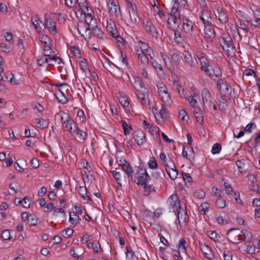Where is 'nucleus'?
<instances>
[{"label":"nucleus","mask_w":260,"mask_h":260,"mask_svg":"<svg viewBox=\"0 0 260 260\" xmlns=\"http://www.w3.org/2000/svg\"><path fill=\"white\" fill-rule=\"evenodd\" d=\"M135 51L139 60L143 65L148 64L149 58L152 59L153 50L144 42L140 41L138 45L135 47Z\"/></svg>","instance_id":"nucleus-1"},{"label":"nucleus","mask_w":260,"mask_h":260,"mask_svg":"<svg viewBox=\"0 0 260 260\" xmlns=\"http://www.w3.org/2000/svg\"><path fill=\"white\" fill-rule=\"evenodd\" d=\"M223 50L227 52L228 56H233L236 51L233 44L232 38L229 35H224L222 37V43L220 44Z\"/></svg>","instance_id":"nucleus-2"},{"label":"nucleus","mask_w":260,"mask_h":260,"mask_svg":"<svg viewBox=\"0 0 260 260\" xmlns=\"http://www.w3.org/2000/svg\"><path fill=\"white\" fill-rule=\"evenodd\" d=\"M182 22V27L184 32L190 37H192L195 35L196 27L194 23L185 16H182L179 18Z\"/></svg>","instance_id":"nucleus-3"},{"label":"nucleus","mask_w":260,"mask_h":260,"mask_svg":"<svg viewBox=\"0 0 260 260\" xmlns=\"http://www.w3.org/2000/svg\"><path fill=\"white\" fill-rule=\"evenodd\" d=\"M109 13L113 19L118 18L121 13L118 0H109L107 3Z\"/></svg>","instance_id":"nucleus-4"},{"label":"nucleus","mask_w":260,"mask_h":260,"mask_svg":"<svg viewBox=\"0 0 260 260\" xmlns=\"http://www.w3.org/2000/svg\"><path fill=\"white\" fill-rule=\"evenodd\" d=\"M196 56L200 61L201 70L212 78L213 75L210 73V70L209 69V63L207 55L204 53L199 52H197Z\"/></svg>","instance_id":"nucleus-5"},{"label":"nucleus","mask_w":260,"mask_h":260,"mask_svg":"<svg viewBox=\"0 0 260 260\" xmlns=\"http://www.w3.org/2000/svg\"><path fill=\"white\" fill-rule=\"evenodd\" d=\"M106 29L110 35L112 37L115 38L118 42H122L123 39L120 36L117 31L116 24L114 21V19L110 18L107 20Z\"/></svg>","instance_id":"nucleus-6"},{"label":"nucleus","mask_w":260,"mask_h":260,"mask_svg":"<svg viewBox=\"0 0 260 260\" xmlns=\"http://www.w3.org/2000/svg\"><path fill=\"white\" fill-rule=\"evenodd\" d=\"M215 16L219 21L222 24H225L229 21L228 11L222 6H218L216 8V12H214Z\"/></svg>","instance_id":"nucleus-7"},{"label":"nucleus","mask_w":260,"mask_h":260,"mask_svg":"<svg viewBox=\"0 0 260 260\" xmlns=\"http://www.w3.org/2000/svg\"><path fill=\"white\" fill-rule=\"evenodd\" d=\"M142 24L146 31L155 39H157L159 34L156 27L148 19H144Z\"/></svg>","instance_id":"nucleus-8"},{"label":"nucleus","mask_w":260,"mask_h":260,"mask_svg":"<svg viewBox=\"0 0 260 260\" xmlns=\"http://www.w3.org/2000/svg\"><path fill=\"white\" fill-rule=\"evenodd\" d=\"M137 96L139 98L142 105L144 108L148 107L150 109V99L148 96V91L146 88L141 89L136 93Z\"/></svg>","instance_id":"nucleus-9"},{"label":"nucleus","mask_w":260,"mask_h":260,"mask_svg":"<svg viewBox=\"0 0 260 260\" xmlns=\"http://www.w3.org/2000/svg\"><path fill=\"white\" fill-rule=\"evenodd\" d=\"M52 62H54L59 65L62 63V60L60 57H58L55 55L52 56V57L42 55L38 59V63L40 66H44L45 63H49L50 64H52Z\"/></svg>","instance_id":"nucleus-10"},{"label":"nucleus","mask_w":260,"mask_h":260,"mask_svg":"<svg viewBox=\"0 0 260 260\" xmlns=\"http://www.w3.org/2000/svg\"><path fill=\"white\" fill-rule=\"evenodd\" d=\"M241 231L237 229H231L227 232L228 239L232 243L241 241Z\"/></svg>","instance_id":"nucleus-11"},{"label":"nucleus","mask_w":260,"mask_h":260,"mask_svg":"<svg viewBox=\"0 0 260 260\" xmlns=\"http://www.w3.org/2000/svg\"><path fill=\"white\" fill-rule=\"evenodd\" d=\"M168 202L169 204L170 209L172 210L174 212H176L177 210L181 208L180 200L176 194L171 195L169 198Z\"/></svg>","instance_id":"nucleus-12"},{"label":"nucleus","mask_w":260,"mask_h":260,"mask_svg":"<svg viewBox=\"0 0 260 260\" xmlns=\"http://www.w3.org/2000/svg\"><path fill=\"white\" fill-rule=\"evenodd\" d=\"M205 37L208 42H212L215 38V32L212 22L204 26Z\"/></svg>","instance_id":"nucleus-13"},{"label":"nucleus","mask_w":260,"mask_h":260,"mask_svg":"<svg viewBox=\"0 0 260 260\" xmlns=\"http://www.w3.org/2000/svg\"><path fill=\"white\" fill-rule=\"evenodd\" d=\"M44 19L45 21V27L47 28L48 31L53 35H55L57 33V30L55 22L47 14H45Z\"/></svg>","instance_id":"nucleus-14"},{"label":"nucleus","mask_w":260,"mask_h":260,"mask_svg":"<svg viewBox=\"0 0 260 260\" xmlns=\"http://www.w3.org/2000/svg\"><path fill=\"white\" fill-rule=\"evenodd\" d=\"M166 171L168 175L172 180H175L178 176V170L175 168L174 162L172 159L169 160L168 164H166Z\"/></svg>","instance_id":"nucleus-15"},{"label":"nucleus","mask_w":260,"mask_h":260,"mask_svg":"<svg viewBox=\"0 0 260 260\" xmlns=\"http://www.w3.org/2000/svg\"><path fill=\"white\" fill-rule=\"evenodd\" d=\"M200 248L204 256L209 260H212L215 258L214 254L212 249L205 243H200Z\"/></svg>","instance_id":"nucleus-16"},{"label":"nucleus","mask_w":260,"mask_h":260,"mask_svg":"<svg viewBox=\"0 0 260 260\" xmlns=\"http://www.w3.org/2000/svg\"><path fill=\"white\" fill-rule=\"evenodd\" d=\"M134 138L138 145L140 146L146 142L145 134L141 129H138L134 133Z\"/></svg>","instance_id":"nucleus-17"},{"label":"nucleus","mask_w":260,"mask_h":260,"mask_svg":"<svg viewBox=\"0 0 260 260\" xmlns=\"http://www.w3.org/2000/svg\"><path fill=\"white\" fill-rule=\"evenodd\" d=\"M126 6L131 19L133 18L135 21L137 20V8L135 4L132 0H126Z\"/></svg>","instance_id":"nucleus-18"},{"label":"nucleus","mask_w":260,"mask_h":260,"mask_svg":"<svg viewBox=\"0 0 260 260\" xmlns=\"http://www.w3.org/2000/svg\"><path fill=\"white\" fill-rule=\"evenodd\" d=\"M92 13L90 11H88V13H82L84 15L85 21L88 25L89 29H90V28L95 27L96 24V19L93 18Z\"/></svg>","instance_id":"nucleus-19"},{"label":"nucleus","mask_w":260,"mask_h":260,"mask_svg":"<svg viewBox=\"0 0 260 260\" xmlns=\"http://www.w3.org/2000/svg\"><path fill=\"white\" fill-rule=\"evenodd\" d=\"M202 98L204 104H207L209 107L212 106L211 94L209 90L204 88L202 91Z\"/></svg>","instance_id":"nucleus-20"},{"label":"nucleus","mask_w":260,"mask_h":260,"mask_svg":"<svg viewBox=\"0 0 260 260\" xmlns=\"http://www.w3.org/2000/svg\"><path fill=\"white\" fill-rule=\"evenodd\" d=\"M216 85L218 89L224 93L229 90V86L224 78H220L216 81Z\"/></svg>","instance_id":"nucleus-21"},{"label":"nucleus","mask_w":260,"mask_h":260,"mask_svg":"<svg viewBox=\"0 0 260 260\" xmlns=\"http://www.w3.org/2000/svg\"><path fill=\"white\" fill-rule=\"evenodd\" d=\"M122 170L125 173L127 178L132 179L134 176V171L130 166L128 161H124V164L121 165Z\"/></svg>","instance_id":"nucleus-22"},{"label":"nucleus","mask_w":260,"mask_h":260,"mask_svg":"<svg viewBox=\"0 0 260 260\" xmlns=\"http://www.w3.org/2000/svg\"><path fill=\"white\" fill-rule=\"evenodd\" d=\"M207 234L208 236L215 242L222 243L224 241V237L217 234L215 232L212 231H209L207 232Z\"/></svg>","instance_id":"nucleus-23"},{"label":"nucleus","mask_w":260,"mask_h":260,"mask_svg":"<svg viewBox=\"0 0 260 260\" xmlns=\"http://www.w3.org/2000/svg\"><path fill=\"white\" fill-rule=\"evenodd\" d=\"M77 3L80 8L81 14H82V13H88V11L92 12V10L88 6L86 0H78Z\"/></svg>","instance_id":"nucleus-24"},{"label":"nucleus","mask_w":260,"mask_h":260,"mask_svg":"<svg viewBox=\"0 0 260 260\" xmlns=\"http://www.w3.org/2000/svg\"><path fill=\"white\" fill-rule=\"evenodd\" d=\"M176 212L177 213V217L180 223H185L187 221L188 214L183 208H180Z\"/></svg>","instance_id":"nucleus-25"},{"label":"nucleus","mask_w":260,"mask_h":260,"mask_svg":"<svg viewBox=\"0 0 260 260\" xmlns=\"http://www.w3.org/2000/svg\"><path fill=\"white\" fill-rule=\"evenodd\" d=\"M182 55L185 64L192 68L193 65V59L191 54L188 51H185L182 53Z\"/></svg>","instance_id":"nucleus-26"},{"label":"nucleus","mask_w":260,"mask_h":260,"mask_svg":"<svg viewBox=\"0 0 260 260\" xmlns=\"http://www.w3.org/2000/svg\"><path fill=\"white\" fill-rule=\"evenodd\" d=\"M200 18L203 22L204 26L207 23H210L212 22L210 12L208 11L203 10L200 13Z\"/></svg>","instance_id":"nucleus-27"},{"label":"nucleus","mask_w":260,"mask_h":260,"mask_svg":"<svg viewBox=\"0 0 260 260\" xmlns=\"http://www.w3.org/2000/svg\"><path fill=\"white\" fill-rule=\"evenodd\" d=\"M66 127L68 128L71 134L73 136H75V132L78 128L77 124L74 122V120L71 117L68 120L66 124Z\"/></svg>","instance_id":"nucleus-28"},{"label":"nucleus","mask_w":260,"mask_h":260,"mask_svg":"<svg viewBox=\"0 0 260 260\" xmlns=\"http://www.w3.org/2000/svg\"><path fill=\"white\" fill-rule=\"evenodd\" d=\"M33 122L36 124V126L42 129H45L48 127L49 125V121L43 119H39L36 118L33 120Z\"/></svg>","instance_id":"nucleus-29"},{"label":"nucleus","mask_w":260,"mask_h":260,"mask_svg":"<svg viewBox=\"0 0 260 260\" xmlns=\"http://www.w3.org/2000/svg\"><path fill=\"white\" fill-rule=\"evenodd\" d=\"M179 3L178 0H174V4L172 8L171 15L173 16L175 19L180 18L182 16H180L178 12Z\"/></svg>","instance_id":"nucleus-30"},{"label":"nucleus","mask_w":260,"mask_h":260,"mask_svg":"<svg viewBox=\"0 0 260 260\" xmlns=\"http://www.w3.org/2000/svg\"><path fill=\"white\" fill-rule=\"evenodd\" d=\"M138 177H141L146 180L150 179V176L147 172L146 169L142 167H138V171L136 174Z\"/></svg>","instance_id":"nucleus-31"},{"label":"nucleus","mask_w":260,"mask_h":260,"mask_svg":"<svg viewBox=\"0 0 260 260\" xmlns=\"http://www.w3.org/2000/svg\"><path fill=\"white\" fill-rule=\"evenodd\" d=\"M134 82H133V85L134 87L137 90V91H139L141 89H144L145 87V84L142 81L141 79L138 77H134Z\"/></svg>","instance_id":"nucleus-32"},{"label":"nucleus","mask_w":260,"mask_h":260,"mask_svg":"<svg viewBox=\"0 0 260 260\" xmlns=\"http://www.w3.org/2000/svg\"><path fill=\"white\" fill-rule=\"evenodd\" d=\"M253 16L255 20H254V23L252 24L255 27H257L260 26V8H255L254 7L253 9H252Z\"/></svg>","instance_id":"nucleus-33"},{"label":"nucleus","mask_w":260,"mask_h":260,"mask_svg":"<svg viewBox=\"0 0 260 260\" xmlns=\"http://www.w3.org/2000/svg\"><path fill=\"white\" fill-rule=\"evenodd\" d=\"M126 258L127 260H139L138 257L135 256V252L132 250L131 247H125Z\"/></svg>","instance_id":"nucleus-34"},{"label":"nucleus","mask_w":260,"mask_h":260,"mask_svg":"<svg viewBox=\"0 0 260 260\" xmlns=\"http://www.w3.org/2000/svg\"><path fill=\"white\" fill-rule=\"evenodd\" d=\"M159 106H160L159 112L157 113V115L156 116V119L159 120L160 119H166L168 116V113L165 106L161 103H159Z\"/></svg>","instance_id":"nucleus-35"},{"label":"nucleus","mask_w":260,"mask_h":260,"mask_svg":"<svg viewBox=\"0 0 260 260\" xmlns=\"http://www.w3.org/2000/svg\"><path fill=\"white\" fill-rule=\"evenodd\" d=\"M252 239V235L251 232L245 230L241 231V241L250 242Z\"/></svg>","instance_id":"nucleus-36"},{"label":"nucleus","mask_w":260,"mask_h":260,"mask_svg":"<svg viewBox=\"0 0 260 260\" xmlns=\"http://www.w3.org/2000/svg\"><path fill=\"white\" fill-rule=\"evenodd\" d=\"M39 40L44 45V48H47L52 45V41L47 35H42L40 37Z\"/></svg>","instance_id":"nucleus-37"},{"label":"nucleus","mask_w":260,"mask_h":260,"mask_svg":"<svg viewBox=\"0 0 260 260\" xmlns=\"http://www.w3.org/2000/svg\"><path fill=\"white\" fill-rule=\"evenodd\" d=\"M57 100L61 104H66L68 101V99L64 93L60 90L55 94Z\"/></svg>","instance_id":"nucleus-38"},{"label":"nucleus","mask_w":260,"mask_h":260,"mask_svg":"<svg viewBox=\"0 0 260 260\" xmlns=\"http://www.w3.org/2000/svg\"><path fill=\"white\" fill-rule=\"evenodd\" d=\"M159 95L164 103L169 105L171 104L172 100L171 99V96L168 93V91L163 93H161Z\"/></svg>","instance_id":"nucleus-39"},{"label":"nucleus","mask_w":260,"mask_h":260,"mask_svg":"<svg viewBox=\"0 0 260 260\" xmlns=\"http://www.w3.org/2000/svg\"><path fill=\"white\" fill-rule=\"evenodd\" d=\"M119 101L123 106L125 111H130L131 107L129 106V103L127 98L121 96L119 97Z\"/></svg>","instance_id":"nucleus-40"},{"label":"nucleus","mask_w":260,"mask_h":260,"mask_svg":"<svg viewBox=\"0 0 260 260\" xmlns=\"http://www.w3.org/2000/svg\"><path fill=\"white\" fill-rule=\"evenodd\" d=\"M78 192L84 200L89 201L90 200L89 196L87 195V191L86 187L80 186L78 188Z\"/></svg>","instance_id":"nucleus-41"},{"label":"nucleus","mask_w":260,"mask_h":260,"mask_svg":"<svg viewBox=\"0 0 260 260\" xmlns=\"http://www.w3.org/2000/svg\"><path fill=\"white\" fill-rule=\"evenodd\" d=\"M149 61L156 72L160 73L163 72L162 66L158 63L155 59H153V58L152 59L149 58Z\"/></svg>","instance_id":"nucleus-42"},{"label":"nucleus","mask_w":260,"mask_h":260,"mask_svg":"<svg viewBox=\"0 0 260 260\" xmlns=\"http://www.w3.org/2000/svg\"><path fill=\"white\" fill-rule=\"evenodd\" d=\"M75 132V136H77L78 138L80 140H85L87 138V134L81 130L78 127Z\"/></svg>","instance_id":"nucleus-43"},{"label":"nucleus","mask_w":260,"mask_h":260,"mask_svg":"<svg viewBox=\"0 0 260 260\" xmlns=\"http://www.w3.org/2000/svg\"><path fill=\"white\" fill-rule=\"evenodd\" d=\"M183 38L181 32L179 31H175L174 33V42L178 45H181L183 43Z\"/></svg>","instance_id":"nucleus-44"},{"label":"nucleus","mask_w":260,"mask_h":260,"mask_svg":"<svg viewBox=\"0 0 260 260\" xmlns=\"http://www.w3.org/2000/svg\"><path fill=\"white\" fill-rule=\"evenodd\" d=\"M171 56L173 62L176 65H179L180 63L181 56L176 51H171Z\"/></svg>","instance_id":"nucleus-45"},{"label":"nucleus","mask_w":260,"mask_h":260,"mask_svg":"<svg viewBox=\"0 0 260 260\" xmlns=\"http://www.w3.org/2000/svg\"><path fill=\"white\" fill-rule=\"evenodd\" d=\"M144 187L145 189L143 191V194L144 196H148L150 193L155 191V188L152 185H148L147 184H145Z\"/></svg>","instance_id":"nucleus-46"},{"label":"nucleus","mask_w":260,"mask_h":260,"mask_svg":"<svg viewBox=\"0 0 260 260\" xmlns=\"http://www.w3.org/2000/svg\"><path fill=\"white\" fill-rule=\"evenodd\" d=\"M198 112H194V115L196 117L197 121L202 125L204 123V117L200 108H198Z\"/></svg>","instance_id":"nucleus-47"},{"label":"nucleus","mask_w":260,"mask_h":260,"mask_svg":"<svg viewBox=\"0 0 260 260\" xmlns=\"http://www.w3.org/2000/svg\"><path fill=\"white\" fill-rule=\"evenodd\" d=\"M144 220L150 223V225H152V222L155 221V219H154L152 216V212L151 211H147L145 212V214L144 216Z\"/></svg>","instance_id":"nucleus-48"},{"label":"nucleus","mask_w":260,"mask_h":260,"mask_svg":"<svg viewBox=\"0 0 260 260\" xmlns=\"http://www.w3.org/2000/svg\"><path fill=\"white\" fill-rule=\"evenodd\" d=\"M31 22L34 25L35 29L38 30L40 27V23L41 22V21L38 16L35 15L32 16L31 18Z\"/></svg>","instance_id":"nucleus-49"},{"label":"nucleus","mask_w":260,"mask_h":260,"mask_svg":"<svg viewBox=\"0 0 260 260\" xmlns=\"http://www.w3.org/2000/svg\"><path fill=\"white\" fill-rule=\"evenodd\" d=\"M110 172L112 174L114 178L115 179L117 184L120 186H121V182L122 181V179L120 173L116 170L112 171Z\"/></svg>","instance_id":"nucleus-50"},{"label":"nucleus","mask_w":260,"mask_h":260,"mask_svg":"<svg viewBox=\"0 0 260 260\" xmlns=\"http://www.w3.org/2000/svg\"><path fill=\"white\" fill-rule=\"evenodd\" d=\"M215 205L217 208L223 209L226 206V201L221 198H219L215 201Z\"/></svg>","instance_id":"nucleus-51"},{"label":"nucleus","mask_w":260,"mask_h":260,"mask_svg":"<svg viewBox=\"0 0 260 260\" xmlns=\"http://www.w3.org/2000/svg\"><path fill=\"white\" fill-rule=\"evenodd\" d=\"M143 123L144 128L148 129L149 133L153 134L156 131L155 127L150 123H148L145 120H144Z\"/></svg>","instance_id":"nucleus-52"},{"label":"nucleus","mask_w":260,"mask_h":260,"mask_svg":"<svg viewBox=\"0 0 260 260\" xmlns=\"http://www.w3.org/2000/svg\"><path fill=\"white\" fill-rule=\"evenodd\" d=\"M187 244L185 240L184 239H181L178 243V248L182 251L183 252H186L187 249Z\"/></svg>","instance_id":"nucleus-53"},{"label":"nucleus","mask_w":260,"mask_h":260,"mask_svg":"<svg viewBox=\"0 0 260 260\" xmlns=\"http://www.w3.org/2000/svg\"><path fill=\"white\" fill-rule=\"evenodd\" d=\"M90 29H93V33L98 38L102 39L103 37L104 33L101 28L98 27L95 24V27H93V28H90Z\"/></svg>","instance_id":"nucleus-54"},{"label":"nucleus","mask_w":260,"mask_h":260,"mask_svg":"<svg viewBox=\"0 0 260 260\" xmlns=\"http://www.w3.org/2000/svg\"><path fill=\"white\" fill-rule=\"evenodd\" d=\"M81 220V219L79 217V216L75 213H73V215L72 214V213H70V218L69 221L71 224H74L75 223L78 222Z\"/></svg>","instance_id":"nucleus-55"},{"label":"nucleus","mask_w":260,"mask_h":260,"mask_svg":"<svg viewBox=\"0 0 260 260\" xmlns=\"http://www.w3.org/2000/svg\"><path fill=\"white\" fill-rule=\"evenodd\" d=\"M212 192L215 196L218 197V198H221L224 194V192L222 190H220L215 186L212 187Z\"/></svg>","instance_id":"nucleus-56"},{"label":"nucleus","mask_w":260,"mask_h":260,"mask_svg":"<svg viewBox=\"0 0 260 260\" xmlns=\"http://www.w3.org/2000/svg\"><path fill=\"white\" fill-rule=\"evenodd\" d=\"M60 116L62 124L63 125L66 124L67 121L71 118L69 114L64 112H61Z\"/></svg>","instance_id":"nucleus-57"},{"label":"nucleus","mask_w":260,"mask_h":260,"mask_svg":"<svg viewBox=\"0 0 260 260\" xmlns=\"http://www.w3.org/2000/svg\"><path fill=\"white\" fill-rule=\"evenodd\" d=\"M179 118L182 121H187L189 119L186 112L184 109L179 110Z\"/></svg>","instance_id":"nucleus-58"},{"label":"nucleus","mask_w":260,"mask_h":260,"mask_svg":"<svg viewBox=\"0 0 260 260\" xmlns=\"http://www.w3.org/2000/svg\"><path fill=\"white\" fill-rule=\"evenodd\" d=\"M158 92L159 94L168 91L166 85L163 82H159L157 84Z\"/></svg>","instance_id":"nucleus-59"},{"label":"nucleus","mask_w":260,"mask_h":260,"mask_svg":"<svg viewBox=\"0 0 260 260\" xmlns=\"http://www.w3.org/2000/svg\"><path fill=\"white\" fill-rule=\"evenodd\" d=\"M221 150V146L219 143H215L211 149V152L212 154H215L219 153Z\"/></svg>","instance_id":"nucleus-60"},{"label":"nucleus","mask_w":260,"mask_h":260,"mask_svg":"<svg viewBox=\"0 0 260 260\" xmlns=\"http://www.w3.org/2000/svg\"><path fill=\"white\" fill-rule=\"evenodd\" d=\"M28 222L30 225L35 226L38 223V219L35 215L30 214Z\"/></svg>","instance_id":"nucleus-61"},{"label":"nucleus","mask_w":260,"mask_h":260,"mask_svg":"<svg viewBox=\"0 0 260 260\" xmlns=\"http://www.w3.org/2000/svg\"><path fill=\"white\" fill-rule=\"evenodd\" d=\"M79 64L80 69L83 72H86V71H88V70H89L88 68V66L85 59H83L80 61Z\"/></svg>","instance_id":"nucleus-62"},{"label":"nucleus","mask_w":260,"mask_h":260,"mask_svg":"<svg viewBox=\"0 0 260 260\" xmlns=\"http://www.w3.org/2000/svg\"><path fill=\"white\" fill-rule=\"evenodd\" d=\"M1 236V238L5 240H9L11 239L10 232L8 230L3 231Z\"/></svg>","instance_id":"nucleus-63"},{"label":"nucleus","mask_w":260,"mask_h":260,"mask_svg":"<svg viewBox=\"0 0 260 260\" xmlns=\"http://www.w3.org/2000/svg\"><path fill=\"white\" fill-rule=\"evenodd\" d=\"M148 166L150 169H156L157 168V163L156 159L154 157H151L148 162Z\"/></svg>","instance_id":"nucleus-64"}]
</instances>
